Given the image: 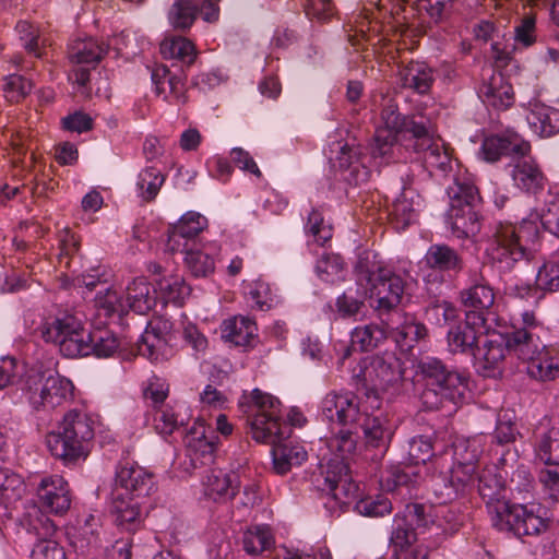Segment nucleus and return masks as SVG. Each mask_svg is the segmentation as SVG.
<instances>
[{"mask_svg": "<svg viewBox=\"0 0 559 559\" xmlns=\"http://www.w3.org/2000/svg\"><path fill=\"white\" fill-rule=\"evenodd\" d=\"M239 407L247 417L249 433L257 442L274 443L290 437L293 429L283 418L277 397L254 389L241 396Z\"/></svg>", "mask_w": 559, "mask_h": 559, "instance_id": "1", "label": "nucleus"}, {"mask_svg": "<svg viewBox=\"0 0 559 559\" xmlns=\"http://www.w3.org/2000/svg\"><path fill=\"white\" fill-rule=\"evenodd\" d=\"M94 438V420L83 411L71 409L64 414L57 431L46 436L50 453L64 464L86 459Z\"/></svg>", "mask_w": 559, "mask_h": 559, "instance_id": "2", "label": "nucleus"}, {"mask_svg": "<svg viewBox=\"0 0 559 559\" xmlns=\"http://www.w3.org/2000/svg\"><path fill=\"white\" fill-rule=\"evenodd\" d=\"M357 283L365 287V295L376 298L378 311L389 312L401 305L406 293L409 275L400 274L380 262L359 261Z\"/></svg>", "mask_w": 559, "mask_h": 559, "instance_id": "3", "label": "nucleus"}, {"mask_svg": "<svg viewBox=\"0 0 559 559\" xmlns=\"http://www.w3.org/2000/svg\"><path fill=\"white\" fill-rule=\"evenodd\" d=\"M492 257L507 269L519 261L531 260L539 247V228L533 221L500 223L497 226Z\"/></svg>", "mask_w": 559, "mask_h": 559, "instance_id": "4", "label": "nucleus"}, {"mask_svg": "<svg viewBox=\"0 0 559 559\" xmlns=\"http://www.w3.org/2000/svg\"><path fill=\"white\" fill-rule=\"evenodd\" d=\"M450 207L448 224L457 238L475 237L481 228V198L478 189L468 181L455 180L448 188Z\"/></svg>", "mask_w": 559, "mask_h": 559, "instance_id": "5", "label": "nucleus"}, {"mask_svg": "<svg viewBox=\"0 0 559 559\" xmlns=\"http://www.w3.org/2000/svg\"><path fill=\"white\" fill-rule=\"evenodd\" d=\"M39 319L35 332L45 342L58 344L63 356L75 358L92 354L88 345L93 340L92 332L84 329L80 319L69 313Z\"/></svg>", "mask_w": 559, "mask_h": 559, "instance_id": "6", "label": "nucleus"}, {"mask_svg": "<svg viewBox=\"0 0 559 559\" xmlns=\"http://www.w3.org/2000/svg\"><path fill=\"white\" fill-rule=\"evenodd\" d=\"M418 368L421 374L431 381L435 389H427L421 394L424 405L429 409H438L442 407V400L457 404L464 399L467 388V377L463 372L450 370L438 358H423Z\"/></svg>", "mask_w": 559, "mask_h": 559, "instance_id": "7", "label": "nucleus"}, {"mask_svg": "<svg viewBox=\"0 0 559 559\" xmlns=\"http://www.w3.org/2000/svg\"><path fill=\"white\" fill-rule=\"evenodd\" d=\"M542 511L536 503L497 502L490 506V520L499 531L511 532L518 537L536 536L548 527Z\"/></svg>", "mask_w": 559, "mask_h": 559, "instance_id": "8", "label": "nucleus"}, {"mask_svg": "<svg viewBox=\"0 0 559 559\" xmlns=\"http://www.w3.org/2000/svg\"><path fill=\"white\" fill-rule=\"evenodd\" d=\"M380 407L381 400L374 391H367L364 397L352 392H330L322 401V413L326 419L349 427H359L370 412H379Z\"/></svg>", "mask_w": 559, "mask_h": 559, "instance_id": "9", "label": "nucleus"}, {"mask_svg": "<svg viewBox=\"0 0 559 559\" xmlns=\"http://www.w3.org/2000/svg\"><path fill=\"white\" fill-rule=\"evenodd\" d=\"M403 368L401 360L394 353H382L368 358L364 369L362 378L368 391H388L397 386L403 380Z\"/></svg>", "mask_w": 559, "mask_h": 559, "instance_id": "10", "label": "nucleus"}, {"mask_svg": "<svg viewBox=\"0 0 559 559\" xmlns=\"http://www.w3.org/2000/svg\"><path fill=\"white\" fill-rule=\"evenodd\" d=\"M317 481L318 487L340 504L349 503L357 497L358 486L352 479L348 462L329 459Z\"/></svg>", "mask_w": 559, "mask_h": 559, "instance_id": "11", "label": "nucleus"}, {"mask_svg": "<svg viewBox=\"0 0 559 559\" xmlns=\"http://www.w3.org/2000/svg\"><path fill=\"white\" fill-rule=\"evenodd\" d=\"M487 319L480 312L467 311L465 320L448 331V348L452 354H471L476 356L479 337L487 331Z\"/></svg>", "mask_w": 559, "mask_h": 559, "instance_id": "12", "label": "nucleus"}, {"mask_svg": "<svg viewBox=\"0 0 559 559\" xmlns=\"http://www.w3.org/2000/svg\"><path fill=\"white\" fill-rule=\"evenodd\" d=\"M155 485V476L151 472L138 464L126 463L116 472L114 493L141 501L154 491Z\"/></svg>", "mask_w": 559, "mask_h": 559, "instance_id": "13", "label": "nucleus"}, {"mask_svg": "<svg viewBox=\"0 0 559 559\" xmlns=\"http://www.w3.org/2000/svg\"><path fill=\"white\" fill-rule=\"evenodd\" d=\"M207 227V218L197 212H188L168 230L167 249L178 252L198 246L199 235Z\"/></svg>", "mask_w": 559, "mask_h": 559, "instance_id": "14", "label": "nucleus"}, {"mask_svg": "<svg viewBox=\"0 0 559 559\" xmlns=\"http://www.w3.org/2000/svg\"><path fill=\"white\" fill-rule=\"evenodd\" d=\"M110 515L120 532L135 534L145 527L146 513L143 511L142 502L134 498L114 493Z\"/></svg>", "mask_w": 559, "mask_h": 559, "instance_id": "15", "label": "nucleus"}, {"mask_svg": "<svg viewBox=\"0 0 559 559\" xmlns=\"http://www.w3.org/2000/svg\"><path fill=\"white\" fill-rule=\"evenodd\" d=\"M37 496L41 506L53 514L62 515L71 507L69 484L60 475L44 477L37 487Z\"/></svg>", "mask_w": 559, "mask_h": 559, "instance_id": "16", "label": "nucleus"}, {"mask_svg": "<svg viewBox=\"0 0 559 559\" xmlns=\"http://www.w3.org/2000/svg\"><path fill=\"white\" fill-rule=\"evenodd\" d=\"M511 177L515 187L526 193L537 194L547 185L545 174L530 153L515 155Z\"/></svg>", "mask_w": 559, "mask_h": 559, "instance_id": "17", "label": "nucleus"}, {"mask_svg": "<svg viewBox=\"0 0 559 559\" xmlns=\"http://www.w3.org/2000/svg\"><path fill=\"white\" fill-rule=\"evenodd\" d=\"M477 459L476 450L469 449L467 442L461 441L453 445L454 464L450 468V484L456 492L475 480Z\"/></svg>", "mask_w": 559, "mask_h": 559, "instance_id": "18", "label": "nucleus"}, {"mask_svg": "<svg viewBox=\"0 0 559 559\" xmlns=\"http://www.w3.org/2000/svg\"><path fill=\"white\" fill-rule=\"evenodd\" d=\"M480 151L485 160L495 163L503 155L515 157V155L531 153V144L516 132H507L503 135L485 138Z\"/></svg>", "mask_w": 559, "mask_h": 559, "instance_id": "19", "label": "nucleus"}, {"mask_svg": "<svg viewBox=\"0 0 559 559\" xmlns=\"http://www.w3.org/2000/svg\"><path fill=\"white\" fill-rule=\"evenodd\" d=\"M152 80L158 95L164 94L168 102L185 105L188 102L186 83L182 76L170 73L165 66H158L153 70Z\"/></svg>", "mask_w": 559, "mask_h": 559, "instance_id": "20", "label": "nucleus"}, {"mask_svg": "<svg viewBox=\"0 0 559 559\" xmlns=\"http://www.w3.org/2000/svg\"><path fill=\"white\" fill-rule=\"evenodd\" d=\"M127 309L139 314L148 313L156 305V290L144 276L134 277L126 287Z\"/></svg>", "mask_w": 559, "mask_h": 559, "instance_id": "21", "label": "nucleus"}, {"mask_svg": "<svg viewBox=\"0 0 559 559\" xmlns=\"http://www.w3.org/2000/svg\"><path fill=\"white\" fill-rule=\"evenodd\" d=\"M527 374L540 382L559 378V348L545 346L527 362Z\"/></svg>", "mask_w": 559, "mask_h": 559, "instance_id": "22", "label": "nucleus"}, {"mask_svg": "<svg viewBox=\"0 0 559 559\" xmlns=\"http://www.w3.org/2000/svg\"><path fill=\"white\" fill-rule=\"evenodd\" d=\"M21 391L33 412L47 414V371H28L22 380Z\"/></svg>", "mask_w": 559, "mask_h": 559, "instance_id": "23", "label": "nucleus"}, {"mask_svg": "<svg viewBox=\"0 0 559 559\" xmlns=\"http://www.w3.org/2000/svg\"><path fill=\"white\" fill-rule=\"evenodd\" d=\"M239 485V477L235 473L228 474L221 469L210 471L203 480L204 492L213 500L233 499Z\"/></svg>", "mask_w": 559, "mask_h": 559, "instance_id": "24", "label": "nucleus"}, {"mask_svg": "<svg viewBox=\"0 0 559 559\" xmlns=\"http://www.w3.org/2000/svg\"><path fill=\"white\" fill-rule=\"evenodd\" d=\"M425 263L432 271L442 273H459L464 262L456 250L448 245H432L425 254Z\"/></svg>", "mask_w": 559, "mask_h": 559, "instance_id": "25", "label": "nucleus"}, {"mask_svg": "<svg viewBox=\"0 0 559 559\" xmlns=\"http://www.w3.org/2000/svg\"><path fill=\"white\" fill-rule=\"evenodd\" d=\"M287 439L271 443L273 445L274 469L280 475L288 473L293 466L301 465L308 457V453L302 445L286 443Z\"/></svg>", "mask_w": 559, "mask_h": 559, "instance_id": "26", "label": "nucleus"}, {"mask_svg": "<svg viewBox=\"0 0 559 559\" xmlns=\"http://www.w3.org/2000/svg\"><path fill=\"white\" fill-rule=\"evenodd\" d=\"M374 413L370 412L359 427L362 429L367 448L385 451L391 439V431L386 418L381 413Z\"/></svg>", "mask_w": 559, "mask_h": 559, "instance_id": "27", "label": "nucleus"}, {"mask_svg": "<svg viewBox=\"0 0 559 559\" xmlns=\"http://www.w3.org/2000/svg\"><path fill=\"white\" fill-rule=\"evenodd\" d=\"M108 47L94 38L75 39L69 46V59L74 64L95 67L107 53Z\"/></svg>", "mask_w": 559, "mask_h": 559, "instance_id": "28", "label": "nucleus"}, {"mask_svg": "<svg viewBox=\"0 0 559 559\" xmlns=\"http://www.w3.org/2000/svg\"><path fill=\"white\" fill-rule=\"evenodd\" d=\"M531 129L542 138H550L559 133V109L534 105L527 115Z\"/></svg>", "mask_w": 559, "mask_h": 559, "instance_id": "29", "label": "nucleus"}, {"mask_svg": "<svg viewBox=\"0 0 559 559\" xmlns=\"http://www.w3.org/2000/svg\"><path fill=\"white\" fill-rule=\"evenodd\" d=\"M546 345L543 344L539 334L525 330H513L507 338V347L526 364Z\"/></svg>", "mask_w": 559, "mask_h": 559, "instance_id": "30", "label": "nucleus"}, {"mask_svg": "<svg viewBox=\"0 0 559 559\" xmlns=\"http://www.w3.org/2000/svg\"><path fill=\"white\" fill-rule=\"evenodd\" d=\"M255 336L257 325L247 317H234L222 324V337L236 346H250Z\"/></svg>", "mask_w": 559, "mask_h": 559, "instance_id": "31", "label": "nucleus"}, {"mask_svg": "<svg viewBox=\"0 0 559 559\" xmlns=\"http://www.w3.org/2000/svg\"><path fill=\"white\" fill-rule=\"evenodd\" d=\"M400 75L403 86L418 94L428 93L435 81L432 69L418 61L409 62L401 70Z\"/></svg>", "mask_w": 559, "mask_h": 559, "instance_id": "32", "label": "nucleus"}, {"mask_svg": "<svg viewBox=\"0 0 559 559\" xmlns=\"http://www.w3.org/2000/svg\"><path fill=\"white\" fill-rule=\"evenodd\" d=\"M476 349L478 354H476L475 357L479 370L485 377L495 376V373L500 370L506 358V353L509 352L507 343L503 344L498 340H490L484 344L481 349L478 347Z\"/></svg>", "mask_w": 559, "mask_h": 559, "instance_id": "33", "label": "nucleus"}, {"mask_svg": "<svg viewBox=\"0 0 559 559\" xmlns=\"http://www.w3.org/2000/svg\"><path fill=\"white\" fill-rule=\"evenodd\" d=\"M480 93L485 103L500 110L511 107L514 100L513 88L504 82L501 74L493 75L489 84L481 87Z\"/></svg>", "mask_w": 559, "mask_h": 559, "instance_id": "34", "label": "nucleus"}, {"mask_svg": "<svg viewBox=\"0 0 559 559\" xmlns=\"http://www.w3.org/2000/svg\"><path fill=\"white\" fill-rule=\"evenodd\" d=\"M73 383L58 373L47 371V414L73 399Z\"/></svg>", "mask_w": 559, "mask_h": 559, "instance_id": "35", "label": "nucleus"}, {"mask_svg": "<svg viewBox=\"0 0 559 559\" xmlns=\"http://www.w3.org/2000/svg\"><path fill=\"white\" fill-rule=\"evenodd\" d=\"M463 305L469 311L480 312L483 317L495 302V294L489 284L481 277L479 282L461 293Z\"/></svg>", "mask_w": 559, "mask_h": 559, "instance_id": "36", "label": "nucleus"}, {"mask_svg": "<svg viewBox=\"0 0 559 559\" xmlns=\"http://www.w3.org/2000/svg\"><path fill=\"white\" fill-rule=\"evenodd\" d=\"M160 52L166 59H176L182 64L190 67L197 58L194 44L181 36L166 38L160 44Z\"/></svg>", "mask_w": 559, "mask_h": 559, "instance_id": "37", "label": "nucleus"}, {"mask_svg": "<svg viewBox=\"0 0 559 559\" xmlns=\"http://www.w3.org/2000/svg\"><path fill=\"white\" fill-rule=\"evenodd\" d=\"M414 191L404 190L392 204L389 213L392 223L396 228L404 229L417 217L416 203L414 201Z\"/></svg>", "mask_w": 559, "mask_h": 559, "instance_id": "38", "label": "nucleus"}, {"mask_svg": "<svg viewBox=\"0 0 559 559\" xmlns=\"http://www.w3.org/2000/svg\"><path fill=\"white\" fill-rule=\"evenodd\" d=\"M388 329L378 324L357 326L352 332L350 344L355 350L367 352L376 348L388 336Z\"/></svg>", "mask_w": 559, "mask_h": 559, "instance_id": "39", "label": "nucleus"}, {"mask_svg": "<svg viewBox=\"0 0 559 559\" xmlns=\"http://www.w3.org/2000/svg\"><path fill=\"white\" fill-rule=\"evenodd\" d=\"M425 166L429 170L448 174L452 169V157L449 148L439 140L431 141L421 152Z\"/></svg>", "mask_w": 559, "mask_h": 559, "instance_id": "40", "label": "nucleus"}, {"mask_svg": "<svg viewBox=\"0 0 559 559\" xmlns=\"http://www.w3.org/2000/svg\"><path fill=\"white\" fill-rule=\"evenodd\" d=\"M178 252H183L185 264L191 274L195 277H205L214 272L215 263L212 255L203 250V246H191L187 249H181Z\"/></svg>", "mask_w": 559, "mask_h": 559, "instance_id": "41", "label": "nucleus"}, {"mask_svg": "<svg viewBox=\"0 0 559 559\" xmlns=\"http://www.w3.org/2000/svg\"><path fill=\"white\" fill-rule=\"evenodd\" d=\"M242 544L247 554L260 555L273 547L274 537L269 526L257 525L243 533Z\"/></svg>", "mask_w": 559, "mask_h": 559, "instance_id": "42", "label": "nucleus"}, {"mask_svg": "<svg viewBox=\"0 0 559 559\" xmlns=\"http://www.w3.org/2000/svg\"><path fill=\"white\" fill-rule=\"evenodd\" d=\"M164 304L173 302L181 306L185 298L190 295V287L178 275L164 276L156 283Z\"/></svg>", "mask_w": 559, "mask_h": 559, "instance_id": "43", "label": "nucleus"}, {"mask_svg": "<svg viewBox=\"0 0 559 559\" xmlns=\"http://www.w3.org/2000/svg\"><path fill=\"white\" fill-rule=\"evenodd\" d=\"M477 489L479 495L486 501L488 514L490 515V506L497 502H509L502 496L504 485L501 478L497 477L491 471L484 472L478 477Z\"/></svg>", "mask_w": 559, "mask_h": 559, "instance_id": "44", "label": "nucleus"}, {"mask_svg": "<svg viewBox=\"0 0 559 559\" xmlns=\"http://www.w3.org/2000/svg\"><path fill=\"white\" fill-rule=\"evenodd\" d=\"M402 124L399 133L401 132L408 135V138H406L408 141L406 146L411 147L416 153L421 152L426 145L435 140L428 127L421 121L406 117Z\"/></svg>", "mask_w": 559, "mask_h": 559, "instance_id": "45", "label": "nucleus"}, {"mask_svg": "<svg viewBox=\"0 0 559 559\" xmlns=\"http://www.w3.org/2000/svg\"><path fill=\"white\" fill-rule=\"evenodd\" d=\"M416 542L415 527L405 522V519L400 518L397 514L394 518L393 531L391 535V544L394 548L395 556L403 551H413L418 546L413 547ZM419 547H423L419 545Z\"/></svg>", "mask_w": 559, "mask_h": 559, "instance_id": "46", "label": "nucleus"}, {"mask_svg": "<svg viewBox=\"0 0 559 559\" xmlns=\"http://www.w3.org/2000/svg\"><path fill=\"white\" fill-rule=\"evenodd\" d=\"M24 491V481L20 475L9 468H0V500L5 506L19 501Z\"/></svg>", "mask_w": 559, "mask_h": 559, "instance_id": "47", "label": "nucleus"}, {"mask_svg": "<svg viewBox=\"0 0 559 559\" xmlns=\"http://www.w3.org/2000/svg\"><path fill=\"white\" fill-rule=\"evenodd\" d=\"M198 7L190 0H177L168 13L169 23L176 29L186 31L197 19Z\"/></svg>", "mask_w": 559, "mask_h": 559, "instance_id": "48", "label": "nucleus"}, {"mask_svg": "<svg viewBox=\"0 0 559 559\" xmlns=\"http://www.w3.org/2000/svg\"><path fill=\"white\" fill-rule=\"evenodd\" d=\"M153 427L162 436H170L182 425L173 405L165 404L152 408Z\"/></svg>", "mask_w": 559, "mask_h": 559, "instance_id": "49", "label": "nucleus"}, {"mask_svg": "<svg viewBox=\"0 0 559 559\" xmlns=\"http://www.w3.org/2000/svg\"><path fill=\"white\" fill-rule=\"evenodd\" d=\"M536 455L545 464L559 465V428L554 427L540 437Z\"/></svg>", "mask_w": 559, "mask_h": 559, "instance_id": "50", "label": "nucleus"}, {"mask_svg": "<svg viewBox=\"0 0 559 559\" xmlns=\"http://www.w3.org/2000/svg\"><path fill=\"white\" fill-rule=\"evenodd\" d=\"M425 324L407 319L401 326L394 329V338L401 347H413L414 343L424 340L427 336Z\"/></svg>", "mask_w": 559, "mask_h": 559, "instance_id": "51", "label": "nucleus"}, {"mask_svg": "<svg viewBox=\"0 0 559 559\" xmlns=\"http://www.w3.org/2000/svg\"><path fill=\"white\" fill-rule=\"evenodd\" d=\"M164 176L158 169L154 167H147L143 169L139 174L136 182V187L142 199L146 202L155 199L164 183Z\"/></svg>", "mask_w": 559, "mask_h": 559, "instance_id": "52", "label": "nucleus"}, {"mask_svg": "<svg viewBox=\"0 0 559 559\" xmlns=\"http://www.w3.org/2000/svg\"><path fill=\"white\" fill-rule=\"evenodd\" d=\"M98 521L94 515H88L82 527L81 536L73 542L76 551L82 555H90L99 547Z\"/></svg>", "mask_w": 559, "mask_h": 559, "instance_id": "53", "label": "nucleus"}, {"mask_svg": "<svg viewBox=\"0 0 559 559\" xmlns=\"http://www.w3.org/2000/svg\"><path fill=\"white\" fill-rule=\"evenodd\" d=\"M399 132L390 129H377L371 145V155L373 158H380L383 163H389L393 157V148L396 143Z\"/></svg>", "mask_w": 559, "mask_h": 559, "instance_id": "54", "label": "nucleus"}, {"mask_svg": "<svg viewBox=\"0 0 559 559\" xmlns=\"http://www.w3.org/2000/svg\"><path fill=\"white\" fill-rule=\"evenodd\" d=\"M326 447L333 455L332 459L348 462L356 449V439L354 438L353 431L341 430L326 441Z\"/></svg>", "mask_w": 559, "mask_h": 559, "instance_id": "55", "label": "nucleus"}, {"mask_svg": "<svg viewBox=\"0 0 559 559\" xmlns=\"http://www.w3.org/2000/svg\"><path fill=\"white\" fill-rule=\"evenodd\" d=\"M32 82L20 74H10L4 78L2 91L10 103H20L32 91Z\"/></svg>", "mask_w": 559, "mask_h": 559, "instance_id": "56", "label": "nucleus"}, {"mask_svg": "<svg viewBox=\"0 0 559 559\" xmlns=\"http://www.w3.org/2000/svg\"><path fill=\"white\" fill-rule=\"evenodd\" d=\"M306 233L311 235L320 246H324L333 237L332 226L324 221L318 210H312L308 215Z\"/></svg>", "mask_w": 559, "mask_h": 559, "instance_id": "57", "label": "nucleus"}, {"mask_svg": "<svg viewBox=\"0 0 559 559\" xmlns=\"http://www.w3.org/2000/svg\"><path fill=\"white\" fill-rule=\"evenodd\" d=\"M407 2L408 0H402ZM419 10H425L429 19L439 24L444 22L451 12L454 0H414Z\"/></svg>", "mask_w": 559, "mask_h": 559, "instance_id": "58", "label": "nucleus"}, {"mask_svg": "<svg viewBox=\"0 0 559 559\" xmlns=\"http://www.w3.org/2000/svg\"><path fill=\"white\" fill-rule=\"evenodd\" d=\"M92 342L88 344L92 347V354L97 357H109L118 348L119 343L116 336L107 330H97L92 332Z\"/></svg>", "mask_w": 559, "mask_h": 559, "instance_id": "59", "label": "nucleus"}, {"mask_svg": "<svg viewBox=\"0 0 559 559\" xmlns=\"http://www.w3.org/2000/svg\"><path fill=\"white\" fill-rule=\"evenodd\" d=\"M344 270V261L335 253H324L318 260L316 271L319 277L325 282H333Z\"/></svg>", "mask_w": 559, "mask_h": 559, "instance_id": "60", "label": "nucleus"}, {"mask_svg": "<svg viewBox=\"0 0 559 559\" xmlns=\"http://www.w3.org/2000/svg\"><path fill=\"white\" fill-rule=\"evenodd\" d=\"M95 304L99 310L104 311L106 317L127 310L124 299L121 298L112 288H106L104 292H98L95 297Z\"/></svg>", "mask_w": 559, "mask_h": 559, "instance_id": "61", "label": "nucleus"}, {"mask_svg": "<svg viewBox=\"0 0 559 559\" xmlns=\"http://www.w3.org/2000/svg\"><path fill=\"white\" fill-rule=\"evenodd\" d=\"M169 394V384L158 377L150 379L146 388L143 391V395L146 401H150L148 406L151 408L168 404L166 402Z\"/></svg>", "mask_w": 559, "mask_h": 559, "instance_id": "62", "label": "nucleus"}, {"mask_svg": "<svg viewBox=\"0 0 559 559\" xmlns=\"http://www.w3.org/2000/svg\"><path fill=\"white\" fill-rule=\"evenodd\" d=\"M519 436L513 418L506 412L499 414L497 426L493 432V440L497 444L507 445L513 443Z\"/></svg>", "mask_w": 559, "mask_h": 559, "instance_id": "63", "label": "nucleus"}, {"mask_svg": "<svg viewBox=\"0 0 559 559\" xmlns=\"http://www.w3.org/2000/svg\"><path fill=\"white\" fill-rule=\"evenodd\" d=\"M536 287L544 292H556L559 289V263L546 262L539 269L536 281Z\"/></svg>", "mask_w": 559, "mask_h": 559, "instance_id": "64", "label": "nucleus"}]
</instances>
